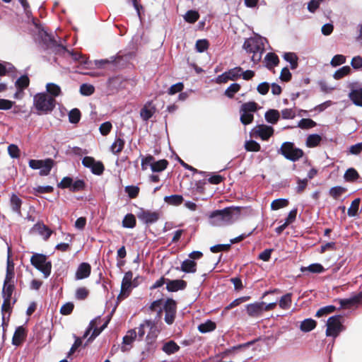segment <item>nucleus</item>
<instances>
[{
	"label": "nucleus",
	"instance_id": "nucleus-8",
	"mask_svg": "<svg viewBox=\"0 0 362 362\" xmlns=\"http://www.w3.org/2000/svg\"><path fill=\"white\" fill-rule=\"evenodd\" d=\"M30 262L32 265L40 272H51L52 262L45 255L34 253L30 258Z\"/></svg>",
	"mask_w": 362,
	"mask_h": 362
},
{
	"label": "nucleus",
	"instance_id": "nucleus-19",
	"mask_svg": "<svg viewBox=\"0 0 362 362\" xmlns=\"http://www.w3.org/2000/svg\"><path fill=\"white\" fill-rule=\"evenodd\" d=\"M22 204V199L17 194L14 193L11 194L9 200L10 208L13 213L18 216H21Z\"/></svg>",
	"mask_w": 362,
	"mask_h": 362
},
{
	"label": "nucleus",
	"instance_id": "nucleus-50",
	"mask_svg": "<svg viewBox=\"0 0 362 362\" xmlns=\"http://www.w3.org/2000/svg\"><path fill=\"white\" fill-rule=\"evenodd\" d=\"M163 296V294L161 293L160 294V296L157 299L152 301L151 304L148 305V310H150L151 312H153L154 310L158 309L160 306H162V303H163V298H162Z\"/></svg>",
	"mask_w": 362,
	"mask_h": 362
},
{
	"label": "nucleus",
	"instance_id": "nucleus-63",
	"mask_svg": "<svg viewBox=\"0 0 362 362\" xmlns=\"http://www.w3.org/2000/svg\"><path fill=\"white\" fill-rule=\"evenodd\" d=\"M112 124L110 122H105L100 124L99 130L102 135H107L112 129Z\"/></svg>",
	"mask_w": 362,
	"mask_h": 362
},
{
	"label": "nucleus",
	"instance_id": "nucleus-33",
	"mask_svg": "<svg viewBox=\"0 0 362 362\" xmlns=\"http://www.w3.org/2000/svg\"><path fill=\"white\" fill-rule=\"evenodd\" d=\"M284 59L290 64L292 69H296L298 67V57L295 53H285L284 54Z\"/></svg>",
	"mask_w": 362,
	"mask_h": 362
},
{
	"label": "nucleus",
	"instance_id": "nucleus-56",
	"mask_svg": "<svg viewBox=\"0 0 362 362\" xmlns=\"http://www.w3.org/2000/svg\"><path fill=\"white\" fill-rule=\"evenodd\" d=\"M346 62V57L342 54H337L333 57L330 62V64L333 67H336Z\"/></svg>",
	"mask_w": 362,
	"mask_h": 362
},
{
	"label": "nucleus",
	"instance_id": "nucleus-15",
	"mask_svg": "<svg viewBox=\"0 0 362 362\" xmlns=\"http://www.w3.org/2000/svg\"><path fill=\"white\" fill-rule=\"evenodd\" d=\"M187 281L181 279H167L166 290L168 292L174 293L178 291H183L187 287Z\"/></svg>",
	"mask_w": 362,
	"mask_h": 362
},
{
	"label": "nucleus",
	"instance_id": "nucleus-54",
	"mask_svg": "<svg viewBox=\"0 0 362 362\" xmlns=\"http://www.w3.org/2000/svg\"><path fill=\"white\" fill-rule=\"evenodd\" d=\"M298 126L301 129H310L316 126V122L311 119H302Z\"/></svg>",
	"mask_w": 362,
	"mask_h": 362
},
{
	"label": "nucleus",
	"instance_id": "nucleus-7",
	"mask_svg": "<svg viewBox=\"0 0 362 362\" xmlns=\"http://www.w3.org/2000/svg\"><path fill=\"white\" fill-rule=\"evenodd\" d=\"M16 273H6V276L4 281L1 295L4 299L3 307L6 305L8 300H11L12 294L15 290L16 282Z\"/></svg>",
	"mask_w": 362,
	"mask_h": 362
},
{
	"label": "nucleus",
	"instance_id": "nucleus-17",
	"mask_svg": "<svg viewBox=\"0 0 362 362\" xmlns=\"http://www.w3.org/2000/svg\"><path fill=\"white\" fill-rule=\"evenodd\" d=\"M263 301H256L253 303H249L245 305V310L247 315L250 317H259L262 311Z\"/></svg>",
	"mask_w": 362,
	"mask_h": 362
},
{
	"label": "nucleus",
	"instance_id": "nucleus-16",
	"mask_svg": "<svg viewBox=\"0 0 362 362\" xmlns=\"http://www.w3.org/2000/svg\"><path fill=\"white\" fill-rule=\"evenodd\" d=\"M260 340V337H257L255 339H253L252 340L248 341L245 343L238 344L237 345L233 346L227 349H226L223 352L221 353V356L225 357L233 352L238 351H242L245 349H247L254 344H255L257 341Z\"/></svg>",
	"mask_w": 362,
	"mask_h": 362
},
{
	"label": "nucleus",
	"instance_id": "nucleus-25",
	"mask_svg": "<svg viewBox=\"0 0 362 362\" xmlns=\"http://www.w3.org/2000/svg\"><path fill=\"white\" fill-rule=\"evenodd\" d=\"M216 328V324L211 319H207L205 322L200 323L198 327V331L202 334H206L214 331Z\"/></svg>",
	"mask_w": 362,
	"mask_h": 362
},
{
	"label": "nucleus",
	"instance_id": "nucleus-37",
	"mask_svg": "<svg viewBox=\"0 0 362 362\" xmlns=\"http://www.w3.org/2000/svg\"><path fill=\"white\" fill-rule=\"evenodd\" d=\"M124 141L121 138H117L115 139V142L112 144L110 147L111 151L114 154H117L121 152L124 146Z\"/></svg>",
	"mask_w": 362,
	"mask_h": 362
},
{
	"label": "nucleus",
	"instance_id": "nucleus-21",
	"mask_svg": "<svg viewBox=\"0 0 362 362\" xmlns=\"http://www.w3.org/2000/svg\"><path fill=\"white\" fill-rule=\"evenodd\" d=\"M255 133L262 140H267L274 133V129L267 125H259L255 129Z\"/></svg>",
	"mask_w": 362,
	"mask_h": 362
},
{
	"label": "nucleus",
	"instance_id": "nucleus-1",
	"mask_svg": "<svg viewBox=\"0 0 362 362\" xmlns=\"http://www.w3.org/2000/svg\"><path fill=\"white\" fill-rule=\"evenodd\" d=\"M265 42H267V39L259 35H255L245 40L243 48L247 53L252 54L251 60L253 63L260 62L264 52Z\"/></svg>",
	"mask_w": 362,
	"mask_h": 362
},
{
	"label": "nucleus",
	"instance_id": "nucleus-23",
	"mask_svg": "<svg viewBox=\"0 0 362 362\" xmlns=\"http://www.w3.org/2000/svg\"><path fill=\"white\" fill-rule=\"evenodd\" d=\"M317 322L315 320L308 317L300 322L299 329L304 333L310 332L317 327Z\"/></svg>",
	"mask_w": 362,
	"mask_h": 362
},
{
	"label": "nucleus",
	"instance_id": "nucleus-28",
	"mask_svg": "<svg viewBox=\"0 0 362 362\" xmlns=\"http://www.w3.org/2000/svg\"><path fill=\"white\" fill-rule=\"evenodd\" d=\"M177 303L172 297H168L162 303V310L165 312H177Z\"/></svg>",
	"mask_w": 362,
	"mask_h": 362
},
{
	"label": "nucleus",
	"instance_id": "nucleus-36",
	"mask_svg": "<svg viewBox=\"0 0 362 362\" xmlns=\"http://www.w3.org/2000/svg\"><path fill=\"white\" fill-rule=\"evenodd\" d=\"M322 137L316 134H310L308 136L306 140V145L308 147L313 148L317 146L321 141Z\"/></svg>",
	"mask_w": 362,
	"mask_h": 362
},
{
	"label": "nucleus",
	"instance_id": "nucleus-11",
	"mask_svg": "<svg viewBox=\"0 0 362 362\" xmlns=\"http://www.w3.org/2000/svg\"><path fill=\"white\" fill-rule=\"evenodd\" d=\"M39 35L42 38L43 42L47 45L48 48L54 49L57 53L60 52L61 50H66V47L62 45H59L51 35L47 33V31L43 29L39 31Z\"/></svg>",
	"mask_w": 362,
	"mask_h": 362
},
{
	"label": "nucleus",
	"instance_id": "nucleus-3",
	"mask_svg": "<svg viewBox=\"0 0 362 362\" xmlns=\"http://www.w3.org/2000/svg\"><path fill=\"white\" fill-rule=\"evenodd\" d=\"M234 209L226 208L213 211L210 216V223L215 226H222L232 223L234 218Z\"/></svg>",
	"mask_w": 362,
	"mask_h": 362
},
{
	"label": "nucleus",
	"instance_id": "nucleus-4",
	"mask_svg": "<svg viewBox=\"0 0 362 362\" xmlns=\"http://www.w3.org/2000/svg\"><path fill=\"white\" fill-rule=\"evenodd\" d=\"M55 103V99L45 93H37L33 98V105L40 113L47 114L52 112Z\"/></svg>",
	"mask_w": 362,
	"mask_h": 362
},
{
	"label": "nucleus",
	"instance_id": "nucleus-40",
	"mask_svg": "<svg viewBox=\"0 0 362 362\" xmlns=\"http://www.w3.org/2000/svg\"><path fill=\"white\" fill-rule=\"evenodd\" d=\"M47 91L53 97H57L61 94L60 87L53 83H48L46 85Z\"/></svg>",
	"mask_w": 362,
	"mask_h": 362
},
{
	"label": "nucleus",
	"instance_id": "nucleus-31",
	"mask_svg": "<svg viewBox=\"0 0 362 362\" xmlns=\"http://www.w3.org/2000/svg\"><path fill=\"white\" fill-rule=\"evenodd\" d=\"M337 308L334 305H328L319 308L316 313L315 317H321L334 312Z\"/></svg>",
	"mask_w": 362,
	"mask_h": 362
},
{
	"label": "nucleus",
	"instance_id": "nucleus-51",
	"mask_svg": "<svg viewBox=\"0 0 362 362\" xmlns=\"http://www.w3.org/2000/svg\"><path fill=\"white\" fill-rule=\"evenodd\" d=\"M240 86L238 83H232L226 90L225 95L231 98L239 91Z\"/></svg>",
	"mask_w": 362,
	"mask_h": 362
},
{
	"label": "nucleus",
	"instance_id": "nucleus-44",
	"mask_svg": "<svg viewBox=\"0 0 362 362\" xmlns=\"http://www.w3.org/2000/svg\"><path fill=\"white\" fill-rule=\"evenodd\" d=\"M168 165V161L166 160H160L158 161H154L151 165V170L153 172H161L164 170Z\"/></svg>",
	"mask_w": 362,
	"mask_h": 362
},
{
	"label": "nucleus",
	"instance_id": "nucleus-6",
	"mask_svg": "<svg viewBox=\"0 0 362 362\" xmlns=\"http://www.w3.org/2000/svg\"><path fill=\"white\" fill-rule=\"evenodd\" d=\"M124 274V276L121 283L120 296H122V299L127 298L130 295L132 290L139 285V275L133 277V273Z\"/></svg>",
	"mask_w": 362,
	"mask_h": 362
},
{
	"label": "nucleus",
	"instance_id": "nucleus-26",
	"mask_svg": "<svg viewBox=\"0 0 362 362\" xmlns=\"http://www.w3.org/2000/svg\"><path fill=\"white\" fill-rule=\"evenodd\" d=\"M33 230L40 235L45 240H47L52 233V230L43 223H36Z\"/></svg>",
	"mask_w": 362,
	"mask_h": 362
},
{
	"label": "nucleus",
	"instance_id": "nucleus-27",
	"mask_svg": "<svg viewBox=\"0 0 362 362\" xmlns=\"http://www.w3.org/2000/svg\"><path fill=\"white\" fill-rule=\"evenodd\" d=\"M156 111L155 107L152 105L151 102H148L144 105V107L141 110V117L146 121L150 119Z\"/></svg>",
	"mask_w": 362,
	"mask_h": 362
},
{
	"label": "nucleus",
	"instance_id": "nucleus-12",
	"mask_svg": "<svg viewBox=\"0 0 362 362\" xmlns=\"http://www.w3.org/2000/svg\"><path fill=\"white\" fill-rule=\"evenodd\" d=\"M95 320V319H93L90 322L88 327L86 329L84 334L83 335V337L86 338L88 337L90 332L92 331L90 336L87 339L86 343L84 344V346H87L88 344L93 341L94 339L97 337H98L100 334V333L106 328V324L102 325L100 327H98L97 326H93V323Z\"/></svg>",
	"mask_w": 362,
	"mask_h": 362
},
{
	"label": "nucleus",
	"instance_id": "nucleus-45",
	"mask_svg": "<svg viewBox=\"0 0 362 362\" xmlns=\"http://www.w3.org/2000/svg\"><path fill=\"white\" fill-rule=\"evenodd\" d=\"M199 15L197 11L190 10L185 13L184 16V19L185 21L189 23H194L199 19Z\"/></svg>",
	"mask_w": 362,
	"mask_h": 362
},
{
	"label": "nucleus",
	"instance_id": "nucleus-47",
	"mask_svg": "<svg viewBox=\"0 0 362 362\" xmlns=\"http://www.w3.org/2000/svg\"><path fill=\"white\" fill-rule=\"evenodd\" d=\"M196 263L192 259H186L182 264V272H195Z\"/></svg>",
	"mask_w": 362,
	"mask_h": 362
},
{
	"label": "nucleus",
	"instance_id": "nucleus-60",
	"mask_svg": "<svg viewBox=\"0 0 362 362\" xmlns=\"http://www.w3.org/2000/svg\"><path fill=\"white\" fill-rule=\"evenodd\" d=\"M324 268L320 264H313L308 266V267H302L301 272H323Z\"/></svg>",
	"mask_w": 362,
	"mask_h": 362
},
{
	"label": "nucleus",
	"instance_id": "nucleus-29",
	"mask_svg": "<svg viewBox=\"0 0 362 362\" xmlns=\"http://www.w3.org/2000/svg\"><path fill=\"white\" fill-rule=\"evenodd\" d=\"M291 293H287L280 298H277L278 303L280 308L283 309H288L291 307Z\"/></svg>",
	"mask_w": 362,
	"mask_h": 362
},
{
	"label": "nucleus",
	"instance_id": "nucleus-52",
	"mask_svg": "<svg viewBox=\"0 0 362 362\" xmlns=\"http://www.w3.org/2000/svg\"><path fill=\"white\" fill-rule=\"evenodd\" d=\"M74 308L73 302H67L62 305L60 308V313L63 315H70Z\"/></svg>",
	"mask_w": 362,
	"mask_h": 362
},
{
	"label": "nucleus",
	"instance_id": "nucleus-43",
	"mask_svg": "<svg viewBox=\"0 0 362 362\" xmlns=\"http://www.w3.org/2000/svg\"><path fill=\"white\" fill-rule=\"evenodd\" d=\"M351 72V68L349 66H344L340 69H339L338 70H337L334 75H333V77L334 79H337V80H339L347 75H349Z\"/></svg>",
	"mask_w": 362,
	"mask_h": 362
},
{
	"label": "nucleus",
	"instance_id": "nucleus-32",
	"mask_svg": "<svg viewBox=\"0 0 362 362\" xmlns=\"http://www.w3.org/2000/svg\"><path fill=\"white\" fill-rule=\"evenodd\" d=\"M53 166V160L52 159H46L43 160L41 168H40V175L45 176L49 174Z\"/></svg>",
	"mask_w": 362,
	"mask_h": 362
},
{
	"label": "nucleus",
	"instance_id": "nucleus-49",
	"mask_svg": "<svg viewBox=\"0 0 362 362\" xmlns=\"http://www.w3.org/2000/svg\"><path fill=\"white\" fill-rule=\"evenodd\" d=\"M80 119L81 112L78 109L74 108L69 112V119L71 123L76 124L79 122Z\"/></svg>",
	"mask_w": 362,
	"mask_h": 362
},
{
	"label": "nucleus",
	"instance_id": "nucleus-10",
	"mask_svg": "<svg viewBox=\"0 0 362 362\" xmlns=\"http://www.w3.org/2000/svg\"><path fill=\"white\" fill-rule=\"evenodd\" d=\"M334 301L338 302L340 305L338 309L362 304V291L354 292L348 298H336Z\"/></svg>",
	"mask_w": 362,
	"mask_h": 362
},
{
	"label": "nucleus",
	"instance_id": "nucleus-58",
	"mask_svg": "<svg viewBox=\"0 0 362 362\" xmlns=\"http://www.w3.org/2000/svg\"><path fill=\"white\" fill-rule=\"evenodd\" d=\"M358 177V174L357 171L354 168L348 169L344 174V178L347 181H354L356 180Z\"/></svg>",
	"mask_w": 362,
	"mask_h": 362
},
{
	"label": "nucleus",
	"instance_id": "nucleus-59",
	"mask_svg": "<svg viewBox=\"0 0 362 362\" xmlns=\"http://www.w3.org/2000/svg\"><path fill=\"white\" fill-rule=\"evenodd\" d=\"M115 57H111L110 59H100L95 60L93 62L94 65L99 69H103L106 67L107 64H112L115 62Z\"/></svg>",
	"mask_w": 362,
	"mask_h": 362
},
{
	"label": "nucleus",
	"instance_id": "nucleus-22",
	"mask_svg": "<svg viewBox=\"0 0 362 362\" xmlns=\"http://www.w3.org/2000/svg\"><path fill=\"white\" fill-rule=\"evenodd\" d=\"M349 98L352 103L358 107H362V88H352L349 93Z\"/></svg>",
	"mask_w": 362,
	"mask_h": 362
},
{
	"label": "nucleus",
	"instance_id": "nucleus-5",
	"mask_svg": "<svg viewBox=\"0 0 362 362\" xmlns=\"http://www.w3.org/2000/svg\"><path fill=\"white\" fill-rule=\"evenodd\" d=\"M278 152L293 162L298 160L303 156V150L296 148L293 143L289 141L284 142Z\"/></svg>",
	"mask_w": 362,
	"mask_h": 362
},
{
	"label": "nucleus",
	"instance_id": "nucleus-2",
	"mask_svg": "<svg viewBox=\"0 0 362 362\" xmlns=\"http://www.w3.org/2000/svg\"><path fill=\"white\" fill-rule=\"evenodd\" d=\"M344 322V315L341 314L334 315L327 319L325 323V334L326 337L333 339L332 345H334V339L346 329Z\"/></svg>",
	"mask_w": 362,
	"mask_h": 362
},
{
	"label": "nucleus",
	"instance_id": "nucleus-38",
	"mask_svg": "<svg viewBox=\"0 0 362 362\" xmlns=\"http://www.w3.org/2000/svg\"><path fill=\"white\" fill-rule=\"evenodd\" d=\"M135 226V216L132 214H127L122 221V226L127 228H133Z\"/></svg>",
	"mask_w": 362,
	"mask_h": 362
},
{
	"label": "nucleus",
	"instance_id": "nucleus-34",
	"mask_svg": "<svg viewBox=\"0 0 362 362\" xmlns=\"http://www.w3.org/2000/svg\"><path fill=\"white\" fill-rule=\"evenodd\" d=\"M164 201L169 204L177 206L182 204L183 197L179 194L166 196L164 197Z\"/></svg>",
	"mask_w": 362,
	"mask_h": 362
},
{
	"label": "nucleus",
	"instance_id": "nucleus-61",
	"mask_svg": "<svg viewBox=\"0 0 362 362\" xmlns=\"http://www.w3.org/2000/svg\"><path fill=\"white\" fill-rule=\"evenodd\" d=\"M154 162V158L152 156H148L142 158L141 159V169L143 170H147L148 167L153 165Z\"/></svg>",
	"mask_w": 362,
	"mask_h": 362
},
{
	"label": "nucleus",
	"instance_id": "nucleus-39",
	"mask_svg": "<svg viewBox=\"0 0 362 362\" xmlns=\"http://www.w3.org/2000/svg\"><path fill=\"white\" fill-rule=\"evenodd\" d=\"M30 80L28 76L24 75L21 76L15 83L16 87L20 91H23V89L26 88L29 86Z\"/></svg>",
	"mask_w": 362,
	"mask_h": 362
},
{
	"label": "nucleus",
	"instance_id": "nucleus-20",
	"mask_svg": "<svg viewBox=\"0 0 362 362\" xmlns=\"http://www.w3.org/2000/svg\"><path fill=\"white\" fill-rule=\"evenodd\" d=\"M25 337L26 331L23 325L18 326L12 337V344L15 346H20Z\"/></svg>",
	"mask_w": 362,
	"mask_h": 362
},
{
	"label": "nucleus",
	"instance_id": "nucleus-64",
	"mask_svg": "<svg viewBox=\"0 0 362 362\" xmlns=\"http://www.w3.org/2000/svg\"><path fill=\"white\" fill-rule=\"evenodd\" d=\"M196 49L199 52H203L207 49L209 42L206 40H199L196 42Z\"/></svg>",
	"mask_w": 362,
	"mask_h": 362
},
{
	"label": "nucleus",
	"instance_id": "nucleus-30",
	"mask_svg": "<svg viewBox=\"0 0 362 362\" xmlns=\"http://www.w3.org/2000/svg\"><path fill=\"white\" fill-rule=\"evenodd\" d=\"M264 61L266 63V66L269 69L276 66L279 62L277 55L272 52L267 54L264 58Z\"/></svg>",
	"mask_w": 362,
	"mask_h": 362
},
{
	"label": "nucleus",
	"instance_id": "nucleus-18",
	"mask_svg": "<svg viewBox=\"0 0 362 362\" xmlns=\"http://www.w3.org/2000/svg\"><path fill=\"white\" fill-rule=\"evenodd\" d=\"M136 337V332L135 329H131L127 332V334L122 338V343L121 346V351L126 352L129 350L130 348L127 346H132V343L135 341Z\"/></svg>",
	"mask_w": 362,
	"mask_h": 362
},
{
	"label": "nucleus",
	"instance_id": "nucleus-13",
	"mask_svg": "<svg viewBox=\"0 0 362 362\" xmlns=\"http://www.w3.org/2000/svg\"><path fill=\"white\" fill-rule=\"evenodd\" d=\"M160 214L158 211H151L140 209L137 213L138 218L146 224L156 223L160 218Z\"/></svg>",
	"mask_w": 362,
	"mask_h": 362
},
{
	"label": "nucleus",
	"instance_id": "nucleus-24",
	"mask_svg": "<svg viewBox=\"0 0 362 362\" xmlns=\"http://www.w3.org/2000/svg\"><path fill=\"white\" fill-rule=\"evenodd\" d=\"M180 349V346L174 340H169L163 343L161 350L170 356L179 351Z\"/></svg>",
	"mask_w": 362,
	"mask_h": 362
},
{
	"label": "nucleus",
	"instance_id": "nucleus-48",
	"mask_svg": "<svg viewBox=\"0 0 362 362\" xmlns=\"http://www.w3.org/2000/svg\"><path fill=\"white\" fill-rule=\"evenodd\" d=\"M288 201L286 199H278L274 200L271 204L272 210H278L281 208L285 207L288 205Z\"/></svg>",
	"mask_w": 362,
	"mask_h": 362
},
{
	"label": "nucleus",
	"instance_id": "nucleus-9",
	"mask_svg": "<svg viewBox=\"0 0 362 362\" xmlns=\"http://www.w3.org/2000/svg\"><path fill=\"white\" fill-rule=\"evenodd\" d=\"M257 110V103L249 102L242 105L240 108V121L244 125L253 121V113Z\"/></svg>",
	"mask_w": 362,
	"mask_h": 362
},
{
	"label": "nucleus",
	"instance_id": "nucleus-55",
	"mask_svg": "<svg viewBox=\"0 0 362 362\" xmlns=\"http://www.w3.org/2000/svg\"><path fill=\"white\" fill-rule=\"evenodd\" d=\"M94 87L90 84L83 83L80 87V93L83 95H90L94 93Z\"/></svg>",
	"mask_w": 362,
	"mask_h": 362
},
{
	"label": "nucleus",
	"instance_id": "nucleus-46",
	"mask_svg": "<svg viewBox=\"0 0 362 362\" xmlns=\"http://www.w3.org/2000/svg\"><path fill=\"white\" fill-rule=\"evenodd\" d=\"M64 52H67L69 55H71L72 57V58L75 61H79L82 64H88L86 58L80 53L71 52V51L68 50L66 48V50H61V52L59 53H64Z\"/></svg>",
	"mask_w": 362,
	"mask_h": 362
},
{
	"label": "nucleus",
	"instance_id": "nucleus-53",
	"mask_svg": "<svg viewBox=\"0 0 362 362\" xmlns=\"http://www.w3.org/2000/svg\"><path fill=\"white\" fill-rule=\"evenodd\" d=\"M346 191V188L337 186L332 187L329 190V194L334 198V199H338L343 193H344Z\"/></svg>",
	"mask_w": 362,
	"mask_h": 362
},
{
	"label": "nucleus",
	"instance_id": "nucleus-41",
	"mask_svg": "<svg viewBox=\"0 0 362 362\" xmlns=\"http://www.w3.org/2000/svg\"><path fill=\"white\" fill-rule=\"evenodd\" d=\"M360 204V199H355L351 204L350 207L348 209L347 214L350 217H354L357 215Z\"/></svg>",
	"mask_w": 362,
	"mask_h": 362
},
{
	"label": "nucleus",
	"instance_id": "nucleus-42",
	"mask_svg": "<svg viewBox=\"0 0 362 362\" xmlns=\"http://www.w3.org/2000/svg\"><path fill=\"white\" fill-rule=\"evenodd\" d=\"M230 81H236L242 75V68L240 66L235 67L226 71Z\"/></svg>",
	"mask_w": 362,
	"mask_h": 362
},
{
	"label": "nucleus",
	"instance_id": "nucleus-14",
	"mask_svg": "<svg viewBox=\"0 0 362 362\" xmlns=\"http://www.w3.org/2000/svg\"><path fill=\"white\" fill-rule=\"evenodd\" d=\"M156 335H150V334H147L146 337V346L144 350L141 351V355H143L142 360L155 353L157 349V345L156 344Z\"/></svg>",
	"mask_w": 362,
	"mask_h": 362
},
{
	"label": "nucleus",
	"instance_id": "nucleus-57",
	"mask_svg": "<svg viewBox=\"0 0 362 362\" xmlns=\"http://www.w3.org/2000/svg\"><path fill=\"white\" fill-rule=\"evenodd\" d=\"M245 149L248 151H259L260 149V145L255 141L250 140L247 141L245 144Z\"/></svg>",
	"mask_w": 362,
	"mask_h": 362
},
{
	"label": "nucleus",
	"instance_id": "nucleus-35",
	"mask_svg": "<svg viewBox=\"0 0 362 362\" xmlns=\"http://www.w3.org/2000/svg\"><path fill=\"white\" fill-rule=\"evenodd\" d=\"M279 112L276 110H269L265 113L266 120L271 124H275L279 119Z\"/></svg>",
	"mask_w": 362,
	"mask_h": 362
},
{
	"label": "nucleus",
	"instance_id": "nucleus-62",
	"mask_svg": "<svg viewBox=\"0 0 362 362\" xmlns=\"http://www.w3.org/2000/svg\"><path fill=\"white\" fill-rule=\"evenodd\" d=\"M88 295V291L84 287L78 288L76 291L75 297L78 300H84Z\"/></svg>",
	"mask_w": 362,
	"mask_h": 362
}]
</instances>
